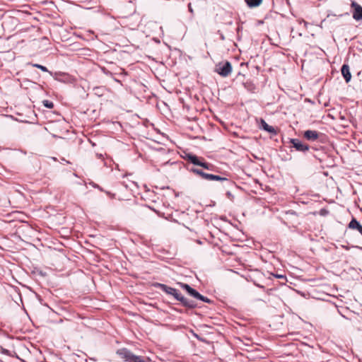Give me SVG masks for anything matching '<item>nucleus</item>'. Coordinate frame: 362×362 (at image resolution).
Here are the masks:
<instances>
[{"label": "nucleus", "instance_id": "1", "mask_svg": "<svg viewBox=\"0 0 362 362\" xmlns=\"http://www.w3.org/2000/svg\"><path fill=\"white\" fill-rule=\"evenodd\" d=\"M185 158L195 165H199L204 169L212 171L214 170V166L211 163H206L204 161L203 158H199L195 155L187 153Z\"/></svg>", "mask_w": 362, "mask_h": 362}, {"label": "nucleus", "instance_id": "2", "mask_svg": "<svg viewBox=\"0 0 362 362\" xmlns=\"http://www.w3.org/2000/svg\"><path fill=\"white\" fill-rule=\"evenodd\" d=\"M216 71L221 76L226 77L229 76L232 71V66L229 62L223 64H219L216 66Z\"/></svg>", "mask_w": 362, "mask_h": 362}, {"label": "nucleus", "instance_id": "3", "mask_svg": "<svg viewBox=\"0 0 362 362\" xmlns=\"http://www.w3.org/2000/svg\"><path fill=\"white\" fill-rule=\"evenodd\" d=\"M117 354L124 361L133 362L136 355L127 349H120L117 351Z\"/></svg>", "mask_w": 362, "mask_h": 362}, {"label": "nucleus", "instance_id": "4", "mask_svg": "<svg viewBox=\"0 0 362 362\" xmlns=\"http://www.w3.org/2000/svg\"><path fill=\"white\" fill-rule=\"evenodd\" d=\"M303 138L310 142L317 141L322 133H320L315 130H306L302 133Z\"/></svg>", "mask_w": 362, "mask_h": 362}, {"label": "nucleus", "instance_id": "5", "mask_svg": "<svg viewBox=\"0 0 362 362\" xmlns=\"http://www.w3.org/2000/svg\"><path fill=\"white\" fill-rule=\"evenodd\" d=\"M351 7L353 8V18L356 21L362 20V6L356 1H352Z\"/></svg>", "mask_w": 362, "mask_h": 362}, {"label": "nucleus", "instance_id": "6", "mask_svg": "<svg viewBox=\"0 0 362 362\" xmlns=\"http://www.w3.org/2000/svg\"><path fill=\"white\" fill-rule=\"evenodd\" d=\"M341 75L343 76L345 81L349 83L351 79V74L348 64H343L341 69Z\"/></svg>", "mask_w": 362, "mask_h": 362}, {"label": "nucleus", "instance_id": "7", "mask_svg": "<svg viewBox=\"0 0 362 362\" xmlns=\"http://www.w3.org/2000/svg\"><path fill=\"white\" fill-rule=\"evenodd\" d=\"M310 146L305 143L302 142L298 139H296V151L306 153L309 151Z\"/></svg>", "mask_w": 362, "mask_h": 362}, {"label": "nucleus", "instance_id": "8", "mask_svg": "<svg viewBox=\"0 0 362 362\" xmlns=\"http://www.w3.org/2000/svg\"><path fill=\"white\" fill-rule=\"evenodd\" d=\"M181 286H182V288L185 289L187 291V292L190 296H192V297H194V298H195L197 299H199V298H201L200 297L201 294L198 291H197L195 289L192 288L188 284H181Z\"/></svg>", "mask_w": 362, "mask_h": 362}, {"label": "nucleus", "instance_id": "9", "mask_svg": "<svg viewBox=\"0 0 362 362\" xmlns=\"http://www.w3.org/2000/svg\"><path fill=\"white\" fill-rule=\"evenodd\" d=\"M191 172L194 173L196 175H199L203 179L206 180H212V174H209L203 172L202 170L197 169V168H192Z\"/></svg>", "mask_w": 362, "mask_h": 362}, {"label": "nucleus", "instance_id": "10", "mask_svg": "<svg viewBox=\"0 0 362 362\" xmlns=\"http://www.w3.org/2000/svg\"><path fill=\"white\" fill-rule=\"evenodd\" d=\"M349 228L354 230H357L362 235V226L356 218H353L349 223Z\"/></svg>", "mask_w": 362, "mask_h": 362}, {"label": "nucleus", "instance_id": "11", "mask_svg": "<svg viewBox=\"0 0 362 362\" xmlns=\"http://www.w3.org/2000/svg\"><path fill=\"white\" fill-rule=\"evenodd\" d=\"M155 286L157 287V288H159L163 291H164L165 293H166L168 294H170V295L171 294L172 292H175V288L170 287V286H167L165 284L157 283V284H155Z\"/></svg>", "mask_w": 362, "mask_h": 362}, {"label": "nucleus", "instance_id": "12", "mask_svg": "<svg viewBox=\"0 0 362 362\" xmlns=\"http://www.w3.org/2000/svg\"><path fill=\"white\" fill-rule=\"evenodd\" d=\"M180 301L182 303V304L184 306L189 308H194L197 306V304L195 303L194 301L189 300V299L185 298L184 296L180 298Z\"/></svg>", "mask_w": 362, "mask_h": 362}, {"label": "nucleus", "instance_id": "13", "mask_svg": "<svg viewBox=\"0 0 362 362\" xmlns=\"http://www.w3.org/2000/svg\"><path fill=\"white\" fill-rule=\"evenodd\" d=\"M261 127L269 132V133H272V134H276V131L274 129V128L270 125H269L264 119H261Z\"/></svg>", "mask_w": 362, "mask_h": 362}, {"label": "nucleus", "instance_id": "14", "mask_svg": "<svg viewBox=\"0 0 362 362\" xmlns=\"http://www.w3.org/2000/svg\"><path fill=\"white\" fill-rule=\"evenodd\" d=\"M245 1L250 8H254L259 6L262 0H245Z\"/></svg>", "mask_w": 362, "mask_h": 362}, {"label": "nucleus", "instance_id": "15", "mask_svg": "<svg viewBox=\"0 0 362 362\" xmlns=\"http://www.w3.org/2000/svg\"><path fill=\"white\" fill-rule=\"evenodd\" d=\"M42 103H43V105L49 109H52L54 107V104L52 102L49 101V100H45L42 101Z\"/></svg>", "mask_w": 362, "mask_h": 362}, {"label": "nucleus", "instance_id": "16", "mask_svg": "<svg viewBox=\"0 0 362 362\" xmlns=\"http://www.w3.org/2000/svg\"><path fill=\"white\" fill-rule=\"evenodd\" d=\"M211 180H215V181H226V180H228V179L226 177H221L219 175H213Z\"/></svg>", "mask_w": 362, "mask_h": 362}, {"label": "nucleus", "instance_id": "17", "mask_svg": "<svg viewBox=\"0 0 362 362\" xmlns=\"http://www.w3.org/2000/svg\"><path fill=\"white\" fill-rule=\"evenodd\" d=\"M32 66L33 67H36L37 69H40V70H42L44 72H48V69H47V67H45V66H44L42 65H40V64H33Z\"/></svg>", "mask_w": 362, "mask_h": 362}, {"label": "nucleus", "instance_id": "18", "mask_svg": "<svg viewBox=\"0 0 362 362\" xmlns=\"http://www.w3.org/2000/svg\"><path fill=\"white\" fill-rule=\"evenodd\" d=\"M147 360H148V361L144 360L141 356H136L133 362H150L151 361V359L149 358H147Z\"/></svg>", "mask_w": 362, "mask_h": 362}, {"label": "nucleus", "instance_id": "19", "mask_svg": "<svg viewBox=\"0 0 362 362\" xmlns=\"http://www.w3.org/2000/svg\"><path fill=\"white\" fill-rule=\"evenodd\" d=\"M183 296H182V294L179 292L178 290L175 289V294L174 296V298L177 300H180V298H182Z\"/></svg>", "mask_w": 362, "mask_h": 362}, {"label": "nucleus", "instance_id": "20", "mask_svg": "<svg viewBox=\"0 0 362 362\" xmlns=\"http://www.w3.org/2000/svg\"><path fill=\"white\" fill-rule=\"evenodd\" d=\"M200 297L201 298H199V300H202L203 302H206V303H210L211 302V300L208 298H206V297H205V296H204L202 295H200Z\"/></svg>", "mask_w": 362, "mask_h": 362}, {"label": "nucleus", "instance_id": "21", "mask_svg": "<svg viewBox=\"0 0 362 362\" xmlns=\"http://www.w3.org/2000/svg\"><path fill=\"white\" fill-rule=\"evenodd\" d=\"M320 215L325 216V215H327L328 214V211L326 209H322L320 210Z\"/></svg>", "mask_w": 362, "mask_h": 362}, {"label": "nucleus", "instance_id": "22", "mask_svg": "<svg viewBox=\"0 0 362 362\" xmlns=\"http://www.w3.org/2000/svg\"><path fill=\"white\" fill-rule=\"evenodd\" d=\"M1 352L2 354H6V355H8V351L4 349V348H1Z\"/></svg>", "mask_w": 362, "mask_h": 362}, {"label": "nucleus", "instance_id": "23", "mask_svg": "<svg viewBox=\"0 0 362 362\" xmlns=\"http://www.w3.org/2000/svg\"><path fill=\"white\" fill-rule=\"evenodd\" d=\"M188 8H189V11L191 13H192V14H193L194 11H193V8H192V4H191V3H189V4H188Z\"/></svg>", "mask_w": 362, "mask_h": 362}, {"label": "nucleus", "instance_id": "24", "mask_svg": "<svg viewBox=\"0 0 362 362\" xmlns=\"http://www.w3.org/2000/svg\"><path fill=\"white\" fill-rule=\"evenodd\" d=\"M275 276H276V278H279V279H283V278H284V276L283 275H278V274H276V275H275Z\"/></svg>", "mask_w": 362, "mask_h": 362}, {"label": "nucleus", "instance_id": "25", "mask_svg": "<svg viewBox=\"0 0 362 362\" xmlns=\"http://www.w3.org/2000/svg\"><path fill=\"white\" fill-rule=\"evenodd\" d=\"M302 23H303L305 25L307 24V23L305 21H303V20L299 21V23L300 24H301Z\"/></svg>", "mask_w": 362, "mask_h": 362}, {"label": "nucleus", "instance_id": "26", "mask_svg": "<svg viewBox=\"0 0 362 362\" xmlns=\"http://www.w3.org/2000/svg\"><path fill=\"white\" fill-rule=\"evenodd\" d=\"M227 196H228V197H232V194H231V193H230V192H227Z\"/></svg>", "mask_w": 362, "mask_h": 362}, {"label": "nucleus", "instance_id": "27", "mask_svg": "<svg viewBox=\"0 0 362 362\" xmlns=\"http://www.w3.org/2000/svg\"><path fill=\"white\" fill-rule=\"evenodd\" d=\"M291 143L293 144L294 145V139H291Z\"/></svg>", "mask_w": 362, "mask_h": 362}, {"label": "nucleus", "instance_id": "28", "mask_svg": "<svg viewBox=\"0 0 362 362\" xmlns=\"http://www.w3.org/2000/svg\"><path fill=\"white\" fill-rule=\"evenodd\" d=\"M295 346H296V349H298V343H296Z\"/></svg>", "mask_w": 362, "mask_h": 362}, {"label": "nucleus", "instance_id": "29", "mask_svg": "<svg viewBox=\"0 0 362 362\" xmlns=\"http://www.w3.org/2000/svg\"><path fill=\"white\" fill-rule=\"evenodd\" d=\"M295 292H296V293H300V294H301L302 296H303V293H301L300 291H297V290H295Z\"/></svg>", "mask_w": 362, "mask_h": 362}, {"label": "nucleus", "instance_id": "30", "mask_svg": "<svg viewBox=\"0 0 362 362\" xmlns=\"http://www.w3.org/2000/svg\"><path fill=\"white\" fill-rule=\"evenodd\" d=\"M175 292H172L170 295H172L173 296H175Z\"/></svg>", "mask_w": 362, "mask_h": 362}, {"label": "nucleus", "instance_id": "31", "mask_svg": "<svg viewBox=\"0 0 362 362\" xmlns=\"http://www.w3.org/2000/svg\"><path fill=\"white\" fill-rule=\"evenodd\" d=\"M99 158H101L102 157V155L100 154V155H98Z\"/></svg>", "mask_w": 362, "mask_h": 362}]
</instances>
